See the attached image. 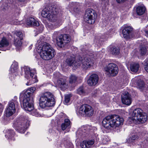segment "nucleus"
I'll return each instance as SVG.
<instances>
[{"instance_id": "f257e3e1", "label": "nucleus", "mask_w": 148, "mask_h": 148, "mask_svg": "<svg viewBox=\"0 0 148 148\" xmlns=\"http://www.w3.org/2000/svg\"><path fill=\"white\" fill-rule=\"evenodd\" d=\"M124 121L123 118L116 115H112L107 116L102 121L103 126L105 128L112 129L114 127H118L122 124Z\"/></svg>"}, {"instance_id": "f03ea898", "label": "nucleus", "mask_w": 148, "mask_h": 148, "mask_svg": "<svg viewBox=\"0 0 148 148\" xmlns=\"http://www.w3.org/2000/svg\"><path fill=\"white\" fill-rule=\"evenodd\" d=\"M30 121L28 117L24 116L18 119L13 123L14 127L18 132L24 133L25 130L29 126Z\"/></svg>"}, {"instance_id": "7ed1b4c3", "label": "nucleus", "mask_w": 148, "mask_h": 148, "mask_svg": "<svg viewBox=\"0 0 148 148\" xmlns=\"http://www.w3.org/2000/svg\"><path fill=\"white\" fill-rule=\"evenodd\" d=\"M39 101L40 106L42 108L53 106L55 103L53 95L49 92H46L42 94Z\"/></svg>"}, {"instance_id": "20e7f679", "label": "nucleus", "mask_w": 148, "mask_h": 148, "mask_svg": "<svg viewBox=\"0 0 148 148\" xmlns=\"http://www.w3.org/2000/svg\"><path fill=\"white\" fill-rule=\"evenodd\" d=\"M55 52L49 43H44L40 48V54L41 57L45 60H49L54 56Z\"/></svg>"}, {"instance_id": "39448f33", "label": "nucleus", "mask_w": 148, "mask_h": 148, "mask_svg": "<svg viewBox=\"0 0 148 148\" xmlns=\"http://www.w3.org/2000/svg\"><path fill=\"white\" fill-rule=\"evenodd\" d=\"M58 12V9L54 5L46 7L42 11L41 14L42 17L47 18L49 21L54 22Z\"/></svg>"}, {"instance_id": "423d86ee", "label": "nucleus", "mask_w": 148, "mask_h": 148, "mask_svg": "<svg viewBox=\"0 0 148 148\" xmlns=\"http://www.w3.org/2000/svg\"><path fill=\"white\" fill-rule=\"evenodd\" d=\"M24 69L25 72V77L27 79H29V82L26 84V85H30L36 82L37 81V77L36 75H35L36 73L35 69L30 70L29 67L28 66H25Z\"/></svg>"}, {"instance_id": "0eeeda50", "label": "nucleus", "mask_w": 148, "mask_h": 148, "mask_svg": "<svg viewBox=\"0 0 148 148\" xmlns=\"http://www.w3.org/2000/svg\"><path fill=\"white\" fill-rule=\"evenodd\" d=\"M23 95H20V100L23 102V108L25 110L31 112L33 110V101L31 97Z\"/></svg>"}, {"instance_id": "6e6552de", "label": "nucleus", "mask_w": 148, "mask_h": 148, "mask_svg": "<svg viewBox=\"0 0 148 148\" xmlns=\"http://www.w3.org/2000/svg\"><path fill=\"white\" fill-rule=\"evenodd\" d=\"M84 19L86 22L89 24H94L95 20L94 10L91 9H87L85 12Z\"/></svg>"}, {"instance_id": "1a4fd4ad", "label": "nucleus", "mask_w": 148, "mask_h": 148, "mask_svg": "<svg viewBox=\"0 0 148 148\" xmlns=\"http://www.w3.org/2000/svg\"><path fill=\"white\" fill-rule=\"evenodd\" d=\"M106 74L113 76H116L118 73L119 69L117 65L115 63H110L104 68Z\"/></svg>"}, {"instance_id": "9d476101", "label": "nucleus", "mask_w": 148, "mask_h": 148, "mask_svg": "<svg viewBox=\"0 0 148 148\" xmlns=\"http://www.w3.org/2000/svg\"><path fill=\"white\" fill-rule=\"evenodd\" d=\"M93 110L90 106L87 104H84L80 107L78 113L81 115L85 114L88 116H90L93 114Z\"/></svg>"}, {"instance_id": "9b49d317", "label": "nucleus", "mask_w": 148, "mask_h": 148, "mask_svg": "<svg viewBox=\"0 0 148 148\" xmlns=\"http://www.w3.org/2000/svg\"><path fill=\"white\" fill-rule=\"evenodd\" d=\"M71 40L70 36L68 34H61L57 39V45L60 47H64L66 44L69 43Z\"/></svg>"}, {"instance_id": "f8f14e48", "label": "nucleus", "mask_w": 148, "mask_h": 148, "mask_svg": "<svg viewBox=\"0 0 148 148\" xmlns=\"http://www.w3.org/2000/svg\"><path fill=\"white\" fill-rule=\"evenodd\" d=\"M78 62L80 63V66L82 64V68L85 70H87L90 68L92 64L90 58L88 57L80 58L78 60Z\"/></svg>"}, {"instance_id": "ddd939ff", "label": "nucleus", "mask_w": 148, "mask_h": 148, "mask_svg": "<svg viewBox=\"0 0 148 148\" xmlns=\"http://www.w3.org/2000/svg\"><path fill=\"white\" fill-rule=\"evenodd\" d=\"M17 101L16 100H12L10 101L6 108V115L7 116H10L12 115L16 111L15 104L17 106Z\"/></svg>"}, {"instance_id": "4468645a", "label": "nucleus", "mask_w": 148, "mask_h": 148, "mask_svg": "<svg viewBox=\"0 0 148 148\" xmlns=\"http://www.w3.org/2000/svg\"><path fill=\"white\" fill-rule=\"evenodd\" d=\"M133 28L130 26L125 27L122 30L123 37L126 39H129L134 36L133 33Z\"/></svg>"}, {"instance_id": "2eb2a0df", "label": "nucleus", "mask_w": 148, "mask_h": 148, "mask_svg": "<svg viewBox=\"0 0 148 148\" xmlns=\"http://www.w3.org/2000/svg\"><path fill=\"white\" fill-rule=\"evenodd\" d=\"M78 60H75V58L74 56L68 57L65 60L67 64L69 66H73L77 67L80 66V63L78 62Z\"/></svg>"}, {"instance_id": "dca6fc26", "label": "nucleus", "mask_w": 148, "mask_h": 148, "mask_svg": "<svg viewBox=\"0 0 148 148\" xmlns=\"http://www.w3.org/2000/svg\"><path fill=\"white\" fill-rule=\"evenodd\" d=\"M122 103L125 105H130L132 103V99L131 95L127 92L123 93L121 96Z\"/></svg>"}, {"instance_id": "f3484780", "label": "nucleus", "mask_w": 148, "mask_h": 148, "mask_svg": "<svg viewBox=\"0 0 148 148\" xmlns=\"http://www.w3.org/2000/svg\"><path fill=\"white\" fill-rule=\"evenodd\" d=\"M98 79V75L96 74H93L91 75L88 79V83L90 86H94L97 83Z\"/></svg>"}, {"instance_id": "a211bd4d", "label": "nucleus", "mask_w": 148, "mask_h": 148, "mask_svg": "<svg viewBox=\"0 0 148 148\" xmlns=\"http://www.w3.org/2000/svg\"><path fill=\"white\" fill-rule=\"evenodd\" d=\"M144 113L145 112L140 108H138L135 109L134 110L132 114L133 119L136 120L139 116Z\"/></svg>"}, {"instance_id": "6ab92c4d", "label": "nucleus", "mask_w": 148, "mask_h": 148, "mask_svg": "<svg viewBox=\"0 0 148 148\" xmlns=\"http://www.w3.org/2000/svg\"><path fill=\"white\" fill-rule=\"evenodd\" d=\"M71 127V123L69 119H66L64 120V122L61 124V128L63 130H64L66 129L69 130Z\"/></svg>"}, {"instance_id": "aec40b11", "label": "nucleus", "mask_w": 148, "mask_h": 148, "mask_svg": "<svg viewBox=\"0 0 148 148\" xmlns=\"http://www.w3.org/2000/svg\"><path fill=\"white\" fill-rule=\"evenodd\" d=\"M94 143L93 140L84 141L80 144L81 147L82 148H89Z\"/></svg>"}, {"instance_id": "412c9836", "label": "nucleus", "mask_w": 148, "mask_h": 148, "mask_svg": "<svg viewBox=\"0 0 148 148\" xmlns=\"http://www.w3.org/2000/svg\"><path fill=\"white\" fill-rule=\"evenodd\" d=\"M18 68V63L15 61L13 62L10 69V71L12 74L15 76L17 74V69Z\"/></svg>"}, {"instance_id": "4be33fe9", "label": "nucleus", "mask_w": 148, "mask_h": 148, "mask_svg": "<svg viewBox=\"0 0 148 148\" xmlns=\"http://www.w3.org/2000/svg\"><path fill=\"white\" fill-rule=\"evenodd\" d=\"M27 24L28 25H33L37 26L39 25L38 22L36 21L33 17H29L27 18Z\"/></svg>"}, {"instance_id": "5701e85b", "label": "nucleus", "mask_w": 148, "mask_h": 148, "mask_svg": "<svg viewBox=\"0 0 148 148\" xmlns=\"http://www.w3.org/2000/svg\"><path fill=\"white\" fill-rule=\"evenodd\" d=\"M15 133L13 130H8L7 131L5 136L10 140H12L13 141L15 140L14 137Z\"/></svg>"}, {"instance_id": "b1692460", "label": "nucleus", "mask_w": 148, "mask_h": 148, "mask_svg": "<svg viewBox=\"0 0 148 148\" xmlns=\"http://www.w3.org/2000/svg\"><path fill=\"white\" fill-rule=\"evenodd\" d=\"M36 88L35 87H32L28 89L26 91H23L21 94L25 95H26V96L29 97H31V96L33 95V93L35 90Z\"/></svg>"}, {"instance_id": "393cba45", "label": "nucleus", "mask_w": 148, "mask_h": 148, "mask_svg": "<svg viewBox=\"0 0 148 148\" xmlns=\"http://www.w3.org/2000/svg\"><path fill=\"white\" fill-rule=\"evenodd\" d=\"M147 114L145 112L142 114L136 120L141 123H144L147 121Z\"/></svg>"}, {"instance_id": "a878e982", "label": "nucleus", "mask_w": 148, "mask_h": 148, "mask_svg": "<svg viewBox=\"0 0 148 148\" xmlns=\"http://www.w3.org/2000/svg\"><path fill=\"white\" fill-rule=\"evenodd\" d=\"M79 3L76 2H72L69 4V7L73 8L74 11L76 13H78L79 10Z\"/></svg>"}, {"instance_id": "bb28decb", "label": "nucleus", "mask_w": 148, "mask_h": 148, "mask_svg": "<svg viewBox=\"0 0 148 148\" xmlns=\"http://www.w3.org/2000/svg\"><path fill=\"white\" fill-rule=\"evenodd\" d=\"M139 67V64L138 63H132L130 65V70L133 72H136L138 71Z\"/></svg>"}, {"instance_id": "cd10ccee", "label": "nucleus", "mask_w": 148, "mask_h": 148, "mask_svg": "<svg viewBox=\"0 0 148 148\" xmlns=\"http://www.w3.org/2000/svg\"><path fill=\"white\" fill-rule=\"evenodd\" d=\"M146 10V8L144 6H139L136 9L137 14L139 15H141L143 14Z\"/></svg>"}, {"instance_id": "c85d7f7f", "label": "nucleus", "mask_w": 148, "mask_h": 148, "mask_svg": "<svg viewBox=\"0 0 148 148\" xmlns=\"http://www.w3.org/2000/svg\"><path fill=\"white\" fill-rule=\"evenodd\" d=\"M9 45V42L7 39L3 37L0 42V47L1 48L6 47Z\"/></svg>"}, {"instance_id": "c756f323", "label": "nucleus", "mask_w": 148, "mask_h": 148, "mask_svg": "<svg viewBox=\"0 0 148 148\" xmlns=\"http://www.w3.org/2000/svg\"><path fill=\"white\" fill-rule=\"evenodd\" d=\"M110 51L111 53L114 55H118L120 52L119 48L115 46L112 47L110 48Z\"/></svg>"}, {"instance_id": "7c9ffc66", "label": "nucleus", "mask_w": 148, "mask_h": 148, "mask_svg": "<svg viewBox=\"0 0 148 148\" xmlns=\"http://www.w3.org/2000/svg\"><path fill=\"white\" fill-rule=\"evenodd\" d=\"M66 82V80L62 78H60L58 81V84L61 87H65L67 86Z\"/></svg>"}, {"instance_id": "2f4dec72", "label": "nucleus", "mask_w": 148, "mask_h": 148, "mask_svg": "<svg viewBox=\"0 0 148 148\" xmlns=\"http://www.w3.org/2000/svg\"><path fill=\"white\" fill-rule=\"evenodd\" d=\"M14 38V45L15 47H21L22 45V40H20L19 38Z\"/></svg>"}, {"instance_id": "473e14b6", "label": "nucleus", "mask_w": 148, "mask_h": 148, "mask_svg": "<svg viewBox=\"0 0 148 148\" xmlns=\"http://www.w3.org/2000/svg\"><path fill=\"white\" fill-rule=\"evenodd\" d=\"M77 79V77L75 75H71L70 77L69 82L71 84H73L75 82Z\"/></svg>"}, {"instance_id": "72a5a7b5", "label": "nucleus", "mask_w": 148, "mask_h": 148, "mask_svg": "<svg viewBox=\"0 0 148 148\" xmlns=\"http://www.w3.org/2000/svg\"><path fill=\"white\" fill-rule=\"evenodd\" d=\"M147 51V49L145 47H142L140 48V52L142 56L146 55Z\"/></svg>"}, {"instance_id": "f704fd0d", "label": "nucleus", "mask_w": 148, "mask_h": 148, "mask_svg": "<svg viewBox=\"0 0 148 148\" xmlns=\"http://www.w3.org/2000/svg\"><path fill=\"white\" fill-rule=\"evenodd\" d=\"M59 32H55L53 33L52 36L53 40L54 41H56L57 44L58 42L57 39L60 38V36H59Z\"/></svg>"}, {"instance_id": "c9c22d12", "label": "nucleus", "mask_w": 148, "mask_h": 148, "mask_svg": "<svg viewBox=\"0 0 148 148\" xmlns=\"http://www.w3.org/2000/svg\"><path fill=\"white\" fill-rule=\"evenodd\" d=\"M48 25L49 27L51 29H55L60 26V24H54V23H53L52 24L49 23Z\"/></svg>"}, {"instance_id": "e433bc0d", "label": "nucleus", "mask_w": 148, "mask_h": 148, "mask_svg": "<svg viewBox=\"0 0 148 148\" xmlns=\"http://www.w3.org/2000/svg\"><path fill=\"white\" fill-rule=\"evenodd\" d=\"M71 94L67 95H66L64 97V102L65 104H67L70 101V97H71Z\"/></svg>"}, {"instance_id": "4c0bfd02", "label": "nucleus", "mask_w": 148, "mask_h": 148, "mask_svg": "<svg viewBox=\"0 0 148 148\" xmlns=\"http://www.w3.org/2000/svg\"><path fill=\"white\" fill-rule=\"evenodd\" d=\"M139 137L136 135H134L132 136L129 139V142L130 143L133 142L135 140L138 139Z\"/></svg>"}, {"instance_id": "58836bf2", "label": "nucleus", "mask_w": 148, "mask_h": 148, "mask_svg": "<svg viewBox=\"0 0 148 148\" xmlns=\"http://www.w3.org/2000/svg\"><path fill=\"white\" fill-rule=\"evenodd\" d=\"M85 91L83 87H80L77 89V93L80 95L84 94Z\"/></svg>"}, {"instance_id": "ea45409f", "label": "nucleus", "mask_w": 148, "mask_h": 148, "mask_svg": "<svg viewBox=\"0 0 148 148\" xmlns=\"http://www.w3.org/2000/svg\"><path fill=\"white\" fill-rule=\"evenodd\" d=\"M17 37H15L14 38H19L20 40L23 39V35L22 33L20 32H18L16 33Z\"/></svg>"}, {"instance_id": "a19ab883", "label": "nucleus", "mask_w": 148, "mask_h": 148, "mask_svg": "<svg viewBox=\"0 0 148 148\" xmlns=\"http://www.w3.org/2000/svg\"><path fill=\"white\" fill-rule=\"evenodd\" d=\"M31 114H32L33 116H39V114H38V112H37V111L36 110L33 109L32 110H31Z\"/></svg>"}, {"instance_id": "79ce46f5", "label": "nucleus", "mask_w": 148, "mask_h": 148, "mask_svg": "<svg viewBox=\"0 0 148 148\" xmlns=\"http://www.w3.org/2000/svg\"><path fill=\"white\" fill-rule=\"evenodd\" d=\"M144 67L145 70L148 73V61L146 60L144 62Z\"/></svg>"}, {"instance_id": "37998d69", "label": "nucleus", "mask_w": 148, "mask_h": 148, "mask_svg": "<svg viewBox=\"0 0 148 148\" xmlns=\"http://www.w3.org/2000/svg\"><path fill=\"white\" fill-rule=\"evenodd\" d=\"M137 84L138 86L140 87V88H142L144 86L143 82L141 80H138V81L137 82Z\"/></svg>"}, {"instance_id": "c03bdc74", "label": "nucleus", "mask_w": 148, "mask_h": 148, "mask_svg": "<svg viewBox=\"0 0 148 148\" xmlns=\"http://www.w3.org/2000/svg\"><path fill=\"white\" fill-rule=\"evenodd\" d=\"M89 126L88 125L87 127H84L83 128H82V130L83 131L84 130H85V131L84 132H86L88 131L89 130Z\"/></svg>"}, {"instance_id": "a18cd8bd", "label": "nucleus", "mask_w": 148, "mask_h": 148, "mask_svg": "<svg viewBox=\"0 0 148 148\" xmlns=\"http://www.w3.org/2000/svg\"><path fill=\"white\" fill-rule=\"evenodd\" d=\"M142 20L143 22H146L148 20L147 16L146 15L144 16L143 18H142Z\"/></svg>"}, {"instance_id": "49530a36", "label": "nucleus", "mask_w": 148, "mask_h": 148, "mask_svg": "<svg viewBox=\"0 0 148 148\" xmlns=\"http://www.w3.org/2000/svg\"><path fill=\"white\" fill-rule=\"evenodd\" d=\"M146 27L147 29L145 30V32L146 34V35L148 37V25H147Z\"/></svg>"}, {"instance_id": "de8ad7c7", "label": "nucleus", "mask_w": 148, "mask_h": 148, "mask_svg": "<svg viewBox=\"0 0 148 148\" xmlns=\"http://www.w3.org/2000/svg\"><path fill=\"white\" fill-rule=\"evenodd\" d=\"M54 24H60V25H61L62 23L61 21H60L58 20L54 23Z\"/></svg>"}, {"instance_id": "09e8293b", "label": "nucleus", "mask_w": 148, "mask_h": 148, "mask_svg": "<svg viewBox=\"0 0 148 148\" xmlns=\"http://www.w3.org/2000/svg\"><path fill=\"white\" fill-rule=\"evenodd\" d=\"M18 1L21 2H26L27 0H17Z\"/></svg>"}, {"instance_id": "8fccbe9b", "label": "nucleus", "mask_w": 148, "mask_h": 148, "mask_svg": "<svg viewBox=\"0 0 148 148\" xmlns=\"http://www.w3.org/2000/svg\"><path fill=\"white\" fill-rule=\"evenodd\" d=\"M32 45H31V46H30L29 48L30 49H31L32 48Z\"/></svg>"}]
</instances>
